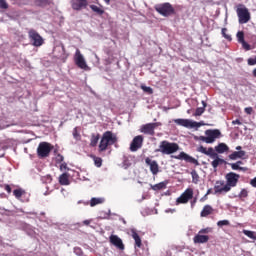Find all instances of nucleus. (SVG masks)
Listing matches in <instances>:
<instances>
[{"instance_id": "obj_39", "label": "nucleus", "mask_w": 256, "mask_h": 256, "mask_svg": "<svg viewBox=\"0 0 256 256\" xmlns=\"http://www.w3.org/2000/svg\"><path fill=\"white\" fill-rule=\"evenodd\" d=\"M243 233L246 235V237H249V239H256L255 232L253 231L244 230Z\"/></svg>"}, {"instance_id": "obj_19", "label": "nucleus", "mask_w": 256, "mask_h": 256, "mask_svg": "<svg viewBox=\"0 0 256 256\" xmlns=\"http://www.w3.org/2000/svg\"><path fill=\"white\" fill-rule=\"evenodd\" d=\"M145 163L150 167L152 175H157L159 173V163H157V161L147 157L145 158Z\"/></svg>"}, {"instance_id": "obj_63", "label": "nucleus", "mask_w": 256, "mask_h": 256, "mask_svg": "<svg viewBox=\"0 0 256 256\" xmlns=\"http://www.w3.org/2000/svg\"><path fill=\"white\" fill-rule=\"evenodd\" d=\"M54 153H57V150H54Z\"/></svg>"}, {"instance_id": "obj_64", "label": "nucleus", "mask_w": 256, "mask_h": 256, "mask_svg": "<svg viewBox=\"0 0 256 256\" xmlns=\"http://www.w3.org/2000/svg\"><path fill=\"white\" fill-rule=\"evenodd\" d=\"M200 201H203V198H201Z\"/></svg>"}, {"instance_id": "obj_7", "label": "nucleus", "mask_w": 256, "mask_h": 256, "mask_svg": "<svg viewBox=\"0 0 256 256\" xmlns=\"http://www.w3.org/2000/svg\"><path fill=\"white\" fill-rule=\"evenodd\" d=\"M231 188L227 185L225 180H217L214 184V195H226Z\"/></svg>"}, {"instance_id": "obj_49", "label": "nucleus", "mask_w": 256, "mask_h": 256, "mask_svg": "<svg viewBox=\"0 0 256 256\" xmlns=\"http://www.w3.org/2000/svg\"><path fill=\"white\" fill-rule=\"evenodd\" d=\"M4 189H5V191H7L8 194H11L12 189L9 184L4 185Z\"/></svg>"}, {"instance_id": "obj_60", "label": "nucleus", "mask_w": 256, "mask_h": 256, "mask_svg": "<svg viewBox=\"0 0 256 256\" xmlns=\"http://www.w3.org/2000/svg\"><path fill=\"white\" fill-rule=\"evenodd\" d=\"M236 151H241V146H237Z\"/></svg>"}, {"instance_id": "obj_45", "label": "nucleus", "mask_w": 256, "mask_h": 256, "mask_svg": "<svg viewBox=\"0 0 256 256\" xmlns=\"http://www.w3.org/2000/svg\"><path fill=\"white\" fill-rule=\"evenodd\" d=\"M244 112L246 113V115H252L253 114V107H246L244 109Z\"/></svg>"}, {"instance_id": "obj_20", "label": "nucleus", "mask_w": 256, "mask_h": 256, "mask_svg": "<svg viewBox=\"0 0 256 256\" xmlns=\"http://www.w3.org/2000/svg\"><path fill=\"white\" fill-rule=\"evenodd\" d=\"M199 153H203L204 155H208V157H210L211 159H213V157H217V153H215V150H213L212 147L210 148H205L204 146H200L198 148Z\"/></svg>"}, {"instance_id": "obj_1", "label": "nucleus", "mask_w": 256, "mask_h": 256, "mask_svg": "<svg viewBox=\"0 0 256 256\" xmlns=\"http://www.w3.org/2000/svg\"><path fill=\"white\" fill-rule=\"evenodd\" d=\"M115 143H117V135L111 131L104 132L98 146V152L103 153V151H107V148L110 145H115Z\"/></svg>"}, {"instance_id": "obj_2", "label": "nucleus", "mask_w": 256, "mask_h": 256, "mask_svg": "<svg viewBox=\"0 0 256 256\" xmlns=\"http://www.w3.org/2000/svg\"><path fill=\"white\" fill-rule=\"evenodd\" d=\"M178 150L179 144L163 140L155 151L156 153H162V155H173V153H177Z\"/></svg>"}, {"instance_id": "obj_32", "label": "nucleus", "mask_w": 256, "mask_h": 256, "mask_svg": "<svg viewBox=\"0 0 256 256\" xmlns=\"http://www.w3.org/2000/svg\"><path fill=\"white\" fill-rule=\"evenodd\" d=\"M233 171H247V167H241L237 162L235 163H228Z\"/></svg>"}, {"instance_id": "obj_34", "label": "nucleus", "mask_w": 256, "mask_h": 256, "mask_svg": "<svg viewBox=\"0 0 256 256\" xmlns=\"http://www.w3.org/2000/svg\"><path fill=\"white\" fill-rule=\"evenodd\" d=\"M34 4L36 7H47V5L51 4L50 0H35Z\"/></svg>"}, {"instance_id": "obj_58", "label": "nucleus", "mask_w": 256, "mask_h": 256, "mask_svg": "<svg viewBox=\"0 0 256 256\" xmlns=\"http://www.w3.org/2000/svg\"><path fill=\"white\" fill-rule=\"evenodd\" d=\"M253 77H256V68L252 72Z\"/></svg>"}, {"instance_id": "obj_41", "label": "nucleus", "mask_w": 256, "mask_h": 256, "mask_svg": "<svg viewBox=\"0 0 256 256\" xmlns=\"http://www.w3.org/2000/svg\"><path fill=\"white\" fill-rule=\"evenodd\" d=\"M222 36L227 39V41H231V35L227 34V28H222Z\"/></svg>"}, {"instance_id": "obj_56", "label": "nucleus", "mask_w": 256, "mask_h": 256, "mask_svg": "<svg viewBox=\"0 0 256 256\" xmlns=\"http://www.w3.org/2000/svg\"><path fill=\"white\" fill-rule=\"evenodd\" d=\"M236 163L239 165V167H241V165H243V161H241V160L237 161Z\"/></svg>"}, {"instance_id": "obj_33", "label": "nucleus", "mask_w": 256, "mask_h": 256, "mask_svg": "<svg viewBox=\"0 0 256 256\" xmlns=\"http://www.w3.org/2000/svg\"><path fill=\"white\" fill-rule=\"evenodd\" d=\"M90 157L93 159L95 167H102L103 159L101 157H97L95 155H90Z\"/></svg>"}, {"instance_id": "obj_16", "label": "nucleus", "mask_w": 256, "mask_h": 256, "mask_svg": "<svg viewBox=\"0 0 256 256\" xmlns=\"http://www.w3.org/2000/svg\"><path fill=\"white\" fill-rule=\"evenodd\" d=\"M174 122L176 123V125H180L181 127H187V128H190V129H193L195 127H200L198 122H193L189 119L179 118V119L174 120Z\"/></svg>"}, {"instance_id": "obj_27", "label": "nucleus", "mask_w": 256, "mask_h": 256, "mask_svg": "<svg viewBox=\"0 0 256 256\" xmlns=\"http://www.w3.org/2000/svg\"><path fill=\"white\" fill-rule=\"evenodd\" d=\"M168 183H169L168 181H164V182H160V183L155 184V185H150V187L153 191H161L163 189H167V184Z\"/></svg>"}, {"instance_id": "obj_54", "label": "nucleus", "mask_w": 256, "mask_h": 256, "mask_svg": "<svg viewBox=\"0 0 256 256\" xmlns=\"http://www.w3.org/2000/svg\"><path fill=\"white\" fill-rule=\"evenodd\" d=\"M60 169H67V164H61Z\"/></svg>"}, {"instance_id": "obj_3", "label": "nucleus", "mask_w": 256, "mask_h": 256, "mask_svg": "<svg viewBox=\"0 0 256 256\" xmlns=\"http://www.w3.org/2000/svg\"><path fill=\"white\" fill-rule=\"evenodd\" d=\"M154 9L159 15H162V17H171V15H175V8L169 2L157 4L154 6Z\"/></svg>"}, {"instance_id": "obj_4", "label": "nucleus", "mask_w": 256, "mask_h": 256, "mask_svg": "<svg viewBox=\"0 0 256 256\" xmlns=\"http://www.w3.org/2000/svg\"><path fill=\"white\" fill-rule=\"evenodd\" d=\"M55 149L49 142H40L37 147V156L39 159H47L51 155V150Z\"/></svg>"}, {"instance_id": "obj_57", "label": "nucleus", "mask_w": 256, "mask_h": 256, "mask_svg": "<svg viewBox=\"0 0 256 256\" xmlns=\"http://www.w3.org/2000/svg\"><path fill=\"white\" fill-rule=\"evenodd\" d=\"M207 195H211V189H208V191H207L205 197H207Z\"/></svg>"}, {"instance_id": "obj_25", "label": "nucleus", "mask_w": 256, "mask_h": 256, "mask_svg": "<svg viewBox=\"0 0 256 256\" xmlns=\"http://www.w3.org/2000/svg\"><path fill=\"white\" fill-rule=\"evenodd\" d=\"M213 214V207L211 205H205L200 213V217H209Z\"/></svg>"}, {"instance_id": "obj_36", "label": "nucleus", "mask_w": 256, "mask_h": 256, "mask_svg": "<svg viewBox=\"0 0 256 256\" xmlns=\"http://www.w3.org/2000/svg\"><path fill=\"white\" fill-rule=\"evenodd\" d=\"M191 177H192V183L197 185V183H199V174L197 173L196 170L191 171Z\"/></svg>"}, {"instance_id": "obj_47", "label": "nucleus", "mask_w": 256, "mask_h": 256, "mask_svg": "<svg viewBox=\"0 0 256 256\" xmlns=\"http://www.w3.org/2000/svg\"><path fill=\"white\" fill-rule=\"evenodd\" d=\"M248 65L250 66L256 65V56L254 58L248 59Z\"/></svg>"}, {"instance_id": "obj_28", "label": "nucleus", "mask_w": 256, "mask_h": 256, "mask_svg": "<svg viewBox=\"0 0 256 256\" xmlns=\"http://www.w3.org/2000/svg\"><path fill=\"white\" fill-rule=\"evenodd\" d=\"M90 9L93 11V13H96V15H104L105 14V10L103 9V6H97V5H90Z\"/></svg>"}, {"instance_id": "obj_5", "label": "nucleus", "mask_w": 256, "mask_h": 256, "mask_svg": "<svg viewBox=\"0 0 256 256\" xmlns=\"http://www.w3.org/2000/svg\"><path fill=\"white\" fill-rule=\"evenodd\" d=\"M236 13L240 25H245V23H249V21H251V13L249 12V9L245 7V5L239 4L236 9Z\"/></svg>"}, {"instance_id": "obj_17", "label": "nucleus", "mask_w": 256, "mask_h": 256, "mask_svg": "<svg viewBox=\"0 0 256 256\" xmlns=\"http://www.w3.org/2000/svg\"><path fill=\"white\" fill-rule=\"evenodd\" d=\"M238 43H241L242 49L245 51H251V45L245 41V32L238 31L236 34Z\"/></svg>"}, {"instance_id": "obj_21", "label": "nucleus", "mask_w": 256, "mask_h": 256, "mask_svg": "<svg viewBox=\"0 0 256 256\" xmlns=\"http://www.w3.org/2000/svg\"><path fill=\"white\" fill-rule=\"evenodd\" d=\"M131 237L134 239L135 241V247H138V249H141V246L143 245L142 241H141V237L139 236V234L137 233V230L132 229L131 230Z\"/></svg>"}, {"instance_id": "obj_35", "label": "nucleus", "mask_w": 256, "mask_h": 256, "mask_svg": "<svg viewBox=\"0 0 256 256\" xmlns=\"http://www.w3.org/2000/svg\"><path fill=\"white\" fill-rule=\"evenodd\" d=\"M13 195L16 199H21V197L25 195V190H23L22 188L15 189L13 191Z\"/></svg>"}, {"instance_id": "obj_11", "label": "nucleus", "mask_w": 256, "mask_h": 256, "mask_svg": "<svg viewBox=\"0 0 256 256\" xmlns=\"http://www.w3.org/2000/svg\"><path fill=\"white\" fill-rule=\"evenodd\" d=\"M28 37L30 41H32L34 47H41L44 43L43 37H41L35 29H30L28 31Z\"/></svg>"}, {"instance_id": "obj_8", "label": "nucleus", "mask_w": 256, "mask_h": 256, "mask_svg": "<svg viewBox=\"0 0 256 256\" xmlns=\"http://www.w3.org/2000/svg\"><path fill=\"white\" fill-rule=\"evenodd\" d=\"M191 199H193V188H187L180 197L176 199V205H187Z\"/></svg>"}, {"instance_id": "obj_26", "label": "nucleus", "mask_w": 256, "mask_h": 256, "mask_svg": "<svg viewBox=\"0 0 256 256\" xmlns=\"http://www.w3.org/2000/svg\"><path fill=\"white\" fill-rule=\"evenodd\" d=\"M60 185H71V181H69V173H63L59 176Z\"/></svg>"}, {"instance_id": "obj_6", "label": "nucleus", "mask_w": 256, "mask_h": 256, "mask_svg": "<svg viewBox=\"0 0 256 256\" xmlns=\"http://www.w3.org/2000/svg\"><path fill=\"white\" fill-rule=\"evenodd\" d=\"M205 135L206 136H200V141L208 144L215 143V140L221 137V130L208 129L205 131Z\"/></svg>"}, {"instance_id": "obj_51", "label": "nucleus", "mask_w": 256, "mask_h": 256, "mask_svg": "<svg viewBox=\"0 0 256 256\" xmlns=\"http://www.w3.org/2000/svg\"><path fill=\"white\" fill-rule=\"evenodd\" d=\"M250 185H252V187H256V177L251 180Z\"/></svg>"}, {"instance_id": "obj_62", "label": "nucleus", "mask_w": 256, "mask_h": 256, "mask_svg": "<svg viewBox=\"0 0 256 256\" xmlns=\"http://www.w3.org/2000/svg\"><path fill=\"white\" fill-rule=\"evenodd\" d=\"M75 251H81V249L77 248V249H75Z\"/></svg>"}, {"instance_id": "obj_24", "label": "nucleus", "mask_w": 256, "mask_h": 256, "mask_svg": "<svg viewBox=\"0 0 256 256\" xmlns=\"http://www.w3.org/2000/svg\"><path fill=\"white\" fill-rule=\"evenodd\" d=\"M208 241H209L208 235H201L199 233L193 238L194 243H207Z\"/></svg>"}, {"instance_id": "obj_38", "label": "nucleus", "mask_w": 256, "mask_h": 256, "mask_svg": "<svg viewBox=\"0 0 256 256\" xmlns=\"http://www.w3.org/2000/svg\"><path fill=\"white\" fill-rule=\"evenodd\" d=\"M140 88L142 89V91H144V93H148V95H153V88L145 85H141Z\"/></svg>"}, {"instance_id": "obj_9", "label": "nucleus", "mask_w": 256, "mask_h": 256, "mask_svg": "<svg viewBox=\"0 0 256 256\" xmlns=\"http://www.w3.org/2000/svg\"><path fill=\"white\" fill-rule=\"evenodd\" d=\"M239 179H241V175L235 172H229L225 175L226 185L228 188L233 189V187H237V183H239Z\"/></svg>"}, {"instance_id": "obj_46", "label": "nucleus", "mask_w": 256, "mask_h": 256, "mask_svg": "<svg viewBox=\"0 0 256 256\" xmlns=\"http://www.w3.org/2000/svg\"><path fill=\"white\" fill-rule=\"evenodd\" d=\"M211 231V228H204V229H201L198 234L200 235H203V234H207Z\"/></svg>"}, {"instance_id": "obj_18", "label": "nucleus", "mask_w": 256, "mask_h": 256, "mask_svg": "<svg viewBox=\"0 0 256 256\" xmlns=\"http://www.w3.org/2000/svg\"><path fill=\"white\" fill-rule=\"evenodd\" d=\"M109 242L111 243V245H114V247H117V249H119L120 251H123L125 249V244H123V240H121V238H119V236L117 235H111L109 237Z\"/></svg>"}, {"instance_id": "obj_30", "label": "nucleus", "mask_w": 256, "mask_h": 256, "mask_svg": "<svg viewBox=\"0 0 256 256\" xmlns=\"http://www.w3.org/2000/svg\"><path fill=\"white\" fill-rule=\"evenodd\" d=\"M100 138H101L100 134H92L90 139V147H97V143H99Z\"/></svg>"}, {"instance_id": "obj_10", "label": "nucleus", "mask_w": 256, "mask_h": 256, "mask_svg": "<svg viewBox=\"0 0 256 256\" xmlns=\"http://www.w3.org/2000/svg\"><path fill=\"white\" fill-rule=\"evenodd\" d=\"M161 122L148 123L141 126L140 131L144 133V135H155V130L157 127H161Z\"/></svg>"}, {"instance_id": "obj_15", "label": "nucleus", "mask_w": 256, "mask_h": 256, "mask_svg": "<svg viewBox=\"0 0 256 256\" xmlns=\"http://www.w3.org/2000/svg\"><path fill=\"white\" fill-rule=\"evenodd\" d=\"M74 61L79 69H87V62H85V58L79 49L76 50Z\"/></svg>"}, {"instance_id": "obj_40", "label": "nucleus", "mask_w": 256, "mask_h": 256, "mask_svg": "<svg viewBox=\"0 0 256 256\" xmlns=\"http://www.w3.org/2000/svg\"><path fill=\"white\" fill-rule=\"evenodd\" d=\"M203 113H205V107H199L196 109L194 115L195 117H201Z\"/></svg>"}, {"instance_id": "obj_23", "label": "nucleus", "mask_w": 256, "mask_h": 256, "mask_svg": "<svg viewBox=\"0 0 256 256\" xmlns=\"http://www.w3.org/2000/svg\"><path fill=\"white\" fill-rule=\"evenodd\" d=\"M212 159L214 160L211 162V165L215 170H217V167H219V165H227V162L224 159L219 158V154H217V156L213 157Z\"/></svg>"}, {"instance_id": "obj_12", "label": "nucleus", "mask_w": 256, "mask_h": 256, "mask_svg": "<svg viewBox=\"0 0 256 256\" xmlns=\"http://www.w3.org/2000/svg\"><path fill=\"white\" fill-rule=\"evenodd\" d=\"M171 158L178 159L180 161H186V163H191L192 165L199 166V161L185 152H180L178 156L172 155Z\"/></svg>"}, {"instance_id": "obj_52", "label": "nucleus", "mask_w": 256, "mask_h": 256, "mask_svg": "<svg viewBox=\"0 0 256 256\" xmlns=\"http://www.w3.org/2000/svg\"><path fill=\"white\" fill-rule=\"evenodd\" d=\"M197 203V198H194L192 201H191V207H195V204Z\"/></svg>"}, {"instance_id": "obj_31", "label": "nucleus", "mask_w": 256, "mask_h": 256, "mask_svg": "<svg viewBox=\"0 0 256 256\" xmlns=\"http://www.w3.org/2000/svg\"><path fill=\"white\" fill-rule=\"evenodd\" d=\"M102 203H105V198H91L90 207H95L97 205H102Z\"/></svg>"}, {"instance_id": "obj_14", "label": "nucleus", "mask_w": 256, "mask_h": 256, "mask_svg": "<svg viewBox=\"0 0 256 256\" xmlns=\"http://www.w3.org/2000/svg\"><path fill=\"white\" fill-rule=\"evenodd\" d=\"M141 147H143V136L138 135L133 138V140L130 144V151H132V153H135L136 151H139V149H141Z\"/></svg>"}, {"instance_id": "obj_59", "label": "nucleus", "mask_w": 256, "mask_h": 256, "mask_svg": "<svg viewBox=\"0 0 256 256\" xmlns=\"http://www.w3.org/2000/svg\"><path fill=\"white\" fill-rule=\"evenodd\" d=\"M106 5H109L111 3V0H104Z\"/></svg>"}, {"instance_id": "obj_13", "label": "nucleus", "mask_w": 256, "mask_h": 256, "mask_svg": "<svg viewBox=\"0 0 256 256\" xmlns=\"http://www.w3.org/2000/svg\"><path fill=\"white\" fill-rule=\"evenodd\" d=\"M73 11H83L89 6V0H70Z\"/></svg>"}, {"instance_id": "obj_37", "label": "nucleus", "mask_w": 256, "mask_h": 256, "mask_svg": "<svg viewBox=\"0 0 256 256\" xmlns=\"http://www.w3.org/2000/svg\"><path fill=\"white\" fill-rule=\"evenodd\" d=\"M239 199H247V197H249V192L247 191V189H242L238 195Z\"/></svg>"}, {"instance_id": "obj_42", "label": "nucleus", "mask_w": 256, "mask_h": 256, "mask_svg": "<svg viewBox=\"0 0 256 256\" xmlns=\"http://www.w3.org/2000/svg\"><path fill=\"white\" fill-rule=\"evenodd\" d=\"M218 227H225L227 225H230L229 220H220L217 222Z\"/></svg>"}, {"instance_id": "obj_22", "label": "nucleus", "mask_w": 256, "mask_h": 256, "mask_svg": "<svg viewBox=\"0 0 256 256\" xmlns=\"http://www.w3.org/2000/svg\"><path fill=\"white\" fill-rule=\"evenodd\" d=\"M245 155H246V152L243 150H240V151H234L228 157L231 161H237V159H243Z\"/></svg>"}, {"instance_id": "obj_29", "label": "nucleus", "mask_w": 256, "mask_h": 256, "mask_svg": "<svg viewBox=\"0 0 256 256\" xmlns=\"http://www.w3.org/2000/svg\"><path fill=\"white\" fill-rule=\"evenodd\" d=\"M215 151L220 154L226 153V151H229V146H227L225 143H220L215 147Z\"/></svg>"}, {"instance_id": "obj_50", "label": "nucleus", "mask_w": 256, "mask_h": 256, "mask_svg": "<svg viewBox=\"0 0 256 256\" xmlns=\"http://www.w3.org/2000/svg\"><path fill=\"white\" fill-rule=\"evenodd\" d=\"M232 125H243V123L241 122V120L236 119L232 121Z\"/></svg>"}, {"instance_id": "obj_43", "label": "nucleus", "mask_w": 256, "mask_h": 256, "mask_svg": "<svg viewBox=\"0 0 256 256\" xmlns=\"http://www.w3.org/2000/svg\"><path fill=\"white\" fill-rule=\"evenodd\" d=\"M73 137H74V139H76V140L81 139V135L79 134V131L77 130V127H75V128L73 129Z\"/></svg>"}, {"instance_id": "obj_48", "label": "nucleus", "mask_w": 256, "mask_h": 256, "mask_svg": "<svg viewBox=\"0 0 256 256\" xmlns=\"http://www.w3.org/2000/svg\"><path fill=\"white\" fill-rule=\"evenodd\" d=\"M64 159H65V158L63 157V155L58 154V155H57V158H56V161H57V163H63Z\"/></svg>"}, {"instance_id": "obj_44", "label": "nucleus", "mask_w": 256, "mask_h": 256, "mask_svg": "<svg viewBox=\"0 0 256 256\" xmlns=\"http://www.w3.org/2000/svg\"><path fill=\"white\" fill-rule=\"evenodd\" d=\"M0 9H9V4H7V1L0 0Z\"/></svg>"}, {"instance_id": "obj_55", "label": "nucleus", "mask_w": 256, "mask_h": 256, "mask_svg": "<svg viewBox=\"0 0 256 256\" xmlns=\"http://www.w3.org/2000/svg\"><path fill=\"white\" fill-rule=\"evenodd\" d=\"M202 107H204V109L207 107V102H205L204 100H202Z\"/></svg>"}, {"instance_id": "obj_61", "label": "nucleus", "mask_w": 256, "mask_h": 256, "mask_svg": "<svg viewBox=\"0 0 256 256\" xmlns=\"http://www.w3.org/2000/svg\"><path fill=\"white\" fill-rule=\"evenodd\" d=\"M62 51H65V45L61 44Z\"/></svg>"}, {"instance_id": "obj_53", "label": "nucleus", "mask_w": 256, "mask_h": 256, "mask_svg": "<svg viewBox=\"0 0 256 256\" xmlns=\"http://www.w3.org/2000/svg\"><path fill=\"white\" fill-rule=\"evenodd\" d=\"M83 225H91V220H84Z\"/></svg>"}]
</instances>
